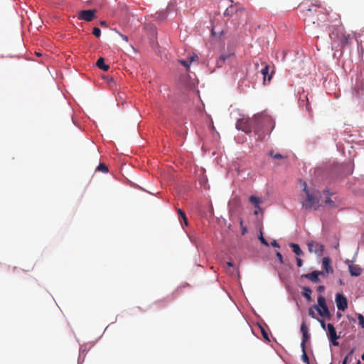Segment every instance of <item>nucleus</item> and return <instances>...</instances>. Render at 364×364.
<instances>
[{
	"label": "nucleus",
	"mask_w": 364,
	"mask_h": 364,
	"mask_svg": "<svg viewBox=\"0 0 364 364\" xmlns=\"http://www.w3.org/2000/svg\"><path fill=\"white\" fill-rule=\"evenodd\" d=\"M272 122V119L269 117L261 114L255 115L252 119L242 118L238 119L236 123V128L247 134L251 133L252 130H254L256 134H258L260 129H267V128L264 127L266 124H271Z\"/></svg>",
	"instance_id": "1"
},
{
	"label": "nucleus",
	"mask_w": 364,
	"mask_h": 364,
	"mask_svg": "<svg viewBox=\"0 0 364 364\" xmlns=\"http://www.w3.org/2000/svg\"><path fill=\"white\" fill-rule=\"evenodd\" d=\"M303 185V190L306 193V198L301 201L302 207L306 210H311L316 204H318L320 193L318 191L311 192L305 182Z\"/></svg>",
	"instance_id": "2"
},
{
	"label": "nucleus",
	"mask_w": 364,
	"mask_h": 364,
	"mask_svg": "<svg viewBox=\"0 0 364 364\" xmlns=\"http://www.w3.org/2000/svg\"><path fill=\"white\" fill-rule=\"evenodd\" d=\"M318 305H314L316 311L318 313L320 316L329 319L331 318V313L326 305V299L322 295H320L317 299Z\"/></svg>",
	"instance_id": "3"
},
{
	"label": "nucleus",
	"mask_w": 364,
	"mask_h": 364,
	"mask_svg": "<svg viewBox=\"0 0 364 364\" xmlns=\"http://www.w3.org/2000/svg\"><path fill=\"white\" fill-rule=\"evenodd\" d=\"M308 250L310 252H314L318 255H322L324 250V246L314 240H311L307 242Z\"/></svg>",
	"instance_id": "4"
},
{
	"label": "nucleus",
	"mask_w": 364,
	"mask_h": 364,
	"mask_svg": "<svg viewBox=\"0 0 364 364\" xmlns=\"http://www.w3.org/2000/svg\"><path fill=\"white\" fill-rule=\"evenodd\" d=\"M327 329H328V338L330 340V341L332 343V344L335 346H338L339 345L338 342L336 341V340L339 338L337 336L336 328H334L333 325L331 323L327 324Z\"/></svg>",
	"instance_id": "5"
},
{
	"label": "nucleus",
	"mask_w": 364,
	"mask_h": 364,
	"mask_svg": "<svg viewBox=\"0 0 364 364\" xmlns=\"http://www.w3.org/2000/svg\"><path fill=\"white\" fill-rule=\"evenodd\" d=\"M336 303L338 310L345 311L348 307L347 299L341 294H336Z\"/></svg>",
	"instance_id": "6"
},
{
	"label": "nucleus",
	"mask_w": 364,
	"mask_h": 364,
	"mask_svg": "<svg viewBox=\"0 0 364 364\" xmlns=\"http://www.w3.org/2000/svg\"><path fill=\"white\" fill-rule=\"evenodd\" d=\"M95 14V10H83L81 11L79 14V18L86 21H91Z\"/></svg>",
	"instance_id": "7"
},
{
	"label": "nucleus",
	"mask_w": 364,
	"mask_h": 364,
	"mask_svg": "<svg viewBox=\"0 0 364 364\" xmlns=\"http://www.w3.org/2000/svg\"><path fill=\"white\" fill-rule=\"evenodd\" d=\"M323 272L319 271H313L311 273L304 274V277L309 279L311 282L314 283H318L320 282V279L318 278L319 275H322Z\"/></svg>",
	"instance_id": "8"
},
{
	"label": "nucleus",
	"mask_w": 364,
	"mask_h": 364,
	"mask_svg": "<svg viewBox=\"0 0 364 364\" xmlns=\"http://www.w3.org/2000/svg\"><path fill=\"white\" fill-rule=\"evenodd\" d=\"M322 266H323V269L326 273H333V269L331 265V259L329 257H323L322 259Z\"/></svg>",
	"instance_id": "9"
},
{
	"label": "nucleus",
	"mask_w": 364,
	"mask_h": 364,
	"mask_svg": "<svg viewBox=\"0 0 364 364\" xmlns=\"http://www.w3.org/2000/svg\"><path fill=\"white\" fill-rule=\"evenodd\" d=\"M349 272L351 276L353 277H358L361 274L362 269L358 264H350Z\"/></svg>",
	"instance_id": "10"
},
{
	"label": "nucleus",
	"mask_w": 364,
	"mask_h": 364,
	"mask_svg": "<svg viewBox=\"0 0 364 364\" xmlns=\"http://www.w3.org/2000/svg\"><path fill=\"white\" fill-rule=\"evenodd\" d=\"M269 66L268 65H264V67L262 69L261 73L263 75V83L265 84L267 79L269 82L272 79V74L269 75Z\"/></svg>",
	"instance_id": "11"
},
{
	"label": "nucleus",
	"mask_w": 364,
	"mask_h": 364,
	"mask_svg": "<svg viewBox=\"0 0 364 364\" xmlns=\"http://www.w3.org/2000/svg\"><path fill=\"white\" fill-rule=\"evenodd\" d=\"M249 201L254 205L255 208L261 210L259 205L262 201L260 198L255 196H251L249 198Z\"/></svg>",
	"instance_id": "12"
},
{
	"label": "nucleus",
	"mask_w": 364,
	"mask_h": 364,
	"mask_svg": "<svg viewBox=\"0 0 364 364\" xmlns=\"http://www.w3.org/2000/svg\"><path fill=\"white\" fill-rule=\"evenodd\" d=\"M96 65L97 66L104 70V71H107L109 68V66L108 65H106L105 63V60L102 57H100L97 60V63H96Z\"/></svg>",
	"instance_id": "13"
},
{
	"label": "nucleus",
	"mask_w": 364,
	"mask_h": 364,
	"mask_svg": "<svg viewBox=\"0 0 364 364\" xmlns=\"http://www.w3.org/2000/svg\"><path fill=\"white\" fill-rule=\"evenodd\" d=\"M198 57L196 55L191 57L188 58L187 60H179L178 62L184 66L186 69H188L191 64V63L195 60V58H197Z\"/></svg>",
	"instance_id": "14"
},
{
	"label": "nucleus",
	"mask_w": 364,
	"mask_h": 364,
	"mask_svg": "<svg viewBox=\"0 0 364 364\" xmlns=\"http://www.w3.org/2000/svg\"><path fill=\"white\" fill-rule=\"evenodd\" d=\"M311 293L312 291L309 287H303L302 295L307 299L308 301H311Z\"/></svg>",
	"instance_id": "15"
},
{
	"label": "nucleus",
	"mask_w": 364,
	"mask_h": 364,
	"mask_svg": "<svg viewBox=\"0 0 364 364\" xmlns=\"http://www.w3.org/2000/svg\"><path fill=\"white\" fill-rule=\"evenodd\" d=\"M289 246L291 247L292 251L298 256L303 255V251L301 250L299 245L295 243H290Z\"/></svg>",
	"instance_id": "16"
},
{
	"label": "nucleus",
	"mask_w": 364,
	"mask_h": 364,
	"mask_svg": "<svg viewBox=\"0 0 364 364\" xmlns=\"http://www.w3.org/2000/svg\"><path fill=\"white\" fill-rule=\"evenodd\" d=\"M177 212L178 214L179 220H183L185 226H188V219L186 218V213L180 208L177 210Z\"/></svg>",
	"instance_id": "17"
},
{
	"label": "nucleus",
	"mask_w": 364,
	"mask_h": 364,
	"mask_svg": "<svg viewBox=\"0 0 364 364\" xmlns=\"http://www.w3.org/2000/svg\"><path fill=\"white\" fill-rule=\"evenodd\" d=\"M230 56V55H222L217 61V65L221 67L224 62Z\"/></svg>",
	"instance_id": "18"
},
{
	"label": "nucleus",
	"mask_w": 364,
	"mask_h": 364,
	"mask_svg": "<svg viewBox=\"0 0 364 364\" xmlns=\"http://www.w3.org/2000/svg\"><path fill=\"white\" fill-rule=\"evenodd\" d=\"M302 336H303V337H302V341L301 343V348H305L306 343L309 338V333H302Z\"/></svg>",
	"instance_id": "19"
},
{
	"label": "nucleus",
	"mask_w": 364,
	"mask_h": 364,
	"mask_svg": "<svg viewBox=\"0 0 364 364\" xmlns=\"http://www.w3.org/2000/svg\"><path fill=\"white\" fill-rule=\"evenodd\" d=\"M301 350H302L301 360H303L304 363H305L306 364H310L309 357L306 352V348H301Z\"/></svg>",
	"instance_id": "20"
},
{
	"label": "nucleus",
	"mask_w": 364,
	"mask_h": 364,
	"mask_svg": "<svg viewBox=\"0 0 364 364\" xmlns=\"http://www.w3.org/2000/svg\"><path fill=\"white\" fill-rule=\"evenodd\" d=\"M96 170L102 171L103 173L108 172V168L105 164H100V165L97 167Z\"/></svg>",
	"instance_id": "21"
},
{
	"label": "nucleus",
	"mask_w": 364,
	"mask_h": 364,
	"mask_svg": "<svg viewBox=\"0 0 364 364\" xmlns=\"http://www.w3.org/2000/svg\"><path fill=\"white\" fill-rule=\"evenodd\" d=\"M269 156L274 159H282L285 158V156H282V154L279 153H274V151H270Z\"/></svg>",
	"instance_id": "22"
},
{
	"label": "nucleus",
	"mask_w": 364,
	"mask_h": 364,
	"mask_svg": "<svg viewBox=\"0 0 364 364\" xmlns=\"http://www.w3.org/2000/svg\"><path fill=\"white\" fill-rule=\"evenodd\" d=\"M234 13L233 7L231 5L228 8L226 9V10L224 12V16H231Z\"/></svg>",
	"instance_id": "23"
},
{
	"label": "nucleus",
	"mask_w": 364,
	"mask_h": 364,
	"mask_svg": "<svg viewBox=\"0 0 364 364\" xmlns=\"http://www.w3.org/2000/svg\"><path fill=\"white\" fill-rule=\"evenodd\" d=\"M92 33L95 36L99 38L101 36V30L98 27H95Z\"/></svg>",
	"instance_id": "24"
},
{
	"label": "nucleus",
	"mask_w": 364,
	"mask_h": 364,
	"mask_svg": "<svg viewBox=\"0 0 364 364\" xmlns=\"http://www.w3.org/2000/svg\"><path fill=\"white\" fill-rule=\"evenodd\" d=\"M315 311H316V309H315V308H314V306H311V307H310V308L309 309V315L311 318H316V316H315Z\"/></svg>",
	"instance_id": "25"
},
{
	"label": "nucleus",
	"mask_w": 364,
	"mask_h": 364,
	"mask_svg": "<svg viewBox=\"0 0 364 364\" xmlns=\"http://www.w3.org/2000/svg\"><path fill=\"white\" fill-rule=\"evenodd\" d=\"M325 204L328 205L331 208L335 207V203L331 199L330 197H328L327 199L325 200Z\"/></svg>",
	"instance_id": "26"
},
{
	"label": "nucleus",
	"mask_w": 364,
	"mask_h": 364,
	"mask_svg": "<svg viewBox=\"0 0 364 364\" xmlns=\"http://www.w3.org/2000/svg\"><path fill=\"white\" fill-rule=\"evenodd\" d=\"M358 323L363 327L364 326V316L362 314L358 316Z\"/></svg>",
	"instance_id": "27"
},
{
	"label": "nucleus",
	"mask_w": 364,
	"mask_h": 364,
	"mask_svg": "<svg viewBox=\"0 0 364 364\" xmlns=\"http://www.w3.org/2000/svg\"><path fill=\"white\" fill-rule=\"evenodd\" d=\"M301 331L302 333H308V328L305 323H302L301 325Z\"/></svg>",
	"instance_id": "28"
},
{
	"label": "nucleus",
	"mask_w": 364,
	"mask_h": 364,
	"mask_svg": "<svg viewBox=\"0 0 364 364\" xmlns=\"http://www.w3.org/2000/svg\"><path fill=\"white\" fill-rule=\"evenodd\" d=\"M259 239L260 242H261L263 245H266V246H267V247H268V246H269V243H268V242H267V240L263 237V236H262V234H261L260 237H259Z\"/></svg>",
	"instance_id": "29"
},
{
	"label": "nucleus",
	"mask_w": 364,
	"mask_h": 364,
	"mask_svg": "<svg viewBox=\"0 0 364 364\" xmlns=\"http://www.w3.org/2000/svg\"><path fill=\"white\" fill-rule=\"evenodd\" d=\"M351 360H352V358L349 357V355H346L344 358V359H343V360L342 362V364H348V363L351 362Z\"/></svg>",
	"instance_id": "30"
},
{
	"label": "nucleus",
	"mask_w": 364,
	"mask_h": 364,
	"mask_svg": "<svg viewBox=\"0 0 364 364\" xmlns=\"http://www.w3.org/2000/svg\"><path fill=\"white\" fill-rule=\"evenodd\" d=\"M276 256L278 258L280 264H283L284 262H283V257H282V254L279 252H276Z\"/></svg>",
	"instance_id": "31"
},
{
	"label": "nucleus",
	"mask_w": 364,
	"mask_h": 364,
	"mask_svg": "<svg viewBox=\"0 0 364 364\" xmlns=\"http://www.w3.org/2000/svg\"><path fill=\"white\" fill-rule=\"evenodd\" d=\"M262 336L264 337V338L268 341H269V336H268V334L267 333L264 331V329L262 328Z\"/></svg>",
	"instance_id": "32"
},
{
	"label": "nucleus",
	"mask_w": 364,
	"mask_h": 364,
	"mask_svg": "<svg viewBox=\"0 0 364 364\" xmlns=\"http://www.w3.org/2000/svg\"><path fill=\"white\" fill-rule=\"evenodd\" d=\"M296 264H297L298 267H301L303 265L302 259L299 257H296Z\"/></svg>",
	"instance_id": "33"
},
{
	"label": "nucleus",
	"mask_w": 364,
	"mask_h": 364,
	"mask_svg": "<svg viewBox=\"0 0 364 364\" xmlns=\"http://www.w3.org/2000/svg\"><path fill=\"white\" fill-rule=\"evenodd\" d=\"M271 245L274 247H277V248H279L280 247V245H279V243L276 241V240H273L272 242H271Z\"/></svg>",
	"instance_id": "34"
},
{
	"label": "nucleus",
	"mask_w": 364,
	"mask_h": 364,
	"mask_svg": "<svg viewBox=\"0 0 364 364\" xmlns=\"http://www.w3.org/2000/svg\"><path fill=\"white\" fill-rule=\"evenodd\" d=\"M320 323H321V327L323 328V329H326V328L327 327V326L326 325V323L324 322V321L323 320H318Z\"/></svg>",
	"instance_id": "35"
},
{
	"label": "nucleus",
	"mask_w": 364,
	"mask_h": 364,
	"mask_svg": "<svg viewBox=\"0 0 364 364\" xmlns=\"http://www.w3.org/2000/svg\"><path fill=\"white\" fill-rule=\"evenodd\" d=\"M355 352V348H352L350 352L348 353L347 355H349V357H351L352 358V355L353 354V353Z\"/></svg>",
	"instance_id": "36"
},
{
	"label": "nucleus",
	"mask_w": 364,
	"mask_h": 364,
	"mask_svg": "<svg viewBox=\"0 0 364 364\" xmlns=\"http://www.w3.org/2000/svg\"><path fill=\"white\" fill-rule=\"evenodd\" d=\"M318 291L319 292H322L323 290H324V287L323 286H319L317 289Z\"/></svg>",
	"instance_id": "37"
},
{
	"label": "nucleus",
	"mask_w": 364,
	"mask_h": 364,
	"mask_svg": "<svg viewBox=\"0 0 364 364\" xmlns=\"http://www.w3.org/2000/svg\"><path fill=\"white\" fill-rule=\"evenodd\" d=\"M312 12V9L311 8H309L306 10V15H309V13L311 14Z\"/></svg>",
	"instance_id": "38"
},
{
	"label": "nucleus",
	"mask_w": 364,
	"mask_h": 364,
	"mask_svg": "<svg viewBox=\"0 0 364 364\" xmlns=\"http://www.w3.org/2000/svg\"><path fill=\"white\" fill-rule=\"evenodd\" d=\"M122 38L125 41H128V37L127 36L122 35Z\"/></svg>",
	"instance_id": "39"
},
{
	"label": "nucleus",
	"mask_w": 364,
	"mask_h": 364,
	"mask_svg": "<svg viewBox=\"0 0 364 364\" xmlns=\"http://www.w3.org/2000/svg\"><path fill=\"white\" fill-rule=\"evenodd\" d=\"M227 265L230 267H232L233 266L232 263L231 262H227Z\"/></svg>",
	"instance_id": "40"
},
{
	"label": "nucleus",
	"mask_w": 364,
	"mask_h": 364,
	"mask_svg": "<svg viewBox=\"0 0 364 364\" xmlns=\"http://www.w3.org/2000/svg\"><path fill=\"white\" fill-rule=\"evenodd\" d=\"M255 209L256 210H255V213H254L255 215H258L259 212L262 210V209L261 210H258L257 208H255Z\"/></svg>",
	"instance_id": "41"
},
{
	"label": "nucleus",
	"mask_w": 364,
	"mask_h": 364,
	"mask_svg": "<svg viewBox=\"0 0 364 364\" xmlns=\"http://www.w3.org/2000/svg\"><path fill=\"white\" fill-rule=\"evenodd\" d=\"M100 25L101 26H106L107 23H106V21H102L100 22Z\"/></svg>",
	"instance_id": "42"
},
{
	"label": "nucleus",
	"mask_w": 364,
	"mask_h": 364,
	"mask_svg": "<svg viewBox=\"0 0 364 364\" xmlns=\"http://www.w3.org/2000/svg\"><path fill=\"white\" fill-rule=\"evenodd\" d=\"M247 231V228H242V235H244Z\"/></svg>",
	"instance_id": "43"
},
{
	"label": "nucleus",
	"mask_w": 364,
	"mask_h": 364,
	"mask_svg": "<svg viewBox=\"0 0 364 364\" xmlns=\"http://www.w3.org/2000/svg\"><path fill=\"white\" fill-rule=\"evenodd\" d=\"M361 359L364 360V353L361 355Z\"/></svg>",
	"instance_id": "44"
},
{
	"label": "nucleus",
	"mask_w": 364,
	"mask_h": 364,
	"mask_svg": "<svg viewBox=\"0 0 364 364\" xmlns=\"http://www.w3.org/2000/svg\"><path fill=\"white\" fill-rule=\"evenodd\" d=\"M363 328H364V326H363Z\"/></svg>",
	"instance_id": "45"
},
{
	"label": "nucleus",
	"mask_w": 364,
	"mask_h": 364,
	"mask_svg": "<svg viewBox=\"0 0 364 364\" xmlns=\"http://www.w3.org/2000/svg\"><path fill=\"white\" fill-rule=\"evenodd\" d=\"M330 364H332V363H330Z\"/></svg>",
	"instance_id": "46"
}]
</instances>
